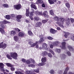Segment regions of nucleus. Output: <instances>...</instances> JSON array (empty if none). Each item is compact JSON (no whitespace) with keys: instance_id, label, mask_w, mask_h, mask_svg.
Segmentation results:
<instances>
[{"instance_id":"64","label":"nucleus","mask_w":74,"mask_h":74,"mask_svg":"<svg viewBox=\"0 0 74 74\" xmlns=\"http://www.w3.org/2000/svg\"><path fill=\"white\" fill-rule=\"evenodd\" d=\"M11 16L12 18H14L15 16V15L14 14H12L11 15Z\"/></svg>"},{"instance_id":"24","label":"nucleus","mask_w":74,"mask_h":74,"mask_svg":"<svg viewBox=\"0 0 74 74\" xmlns=\"http://www.w3.org/2000/svg\"><path fill=\"white\" fill-rule=\"evenodd\" d=\"M50 33H52V34H55V33H56V30L52 28H51L50 29Z\"/></svg>"},{"instance_id":"3","label":"nucleus","mask_w":74,"mask_h":74,"mask_svg":"<svg viewBox=\"0 0 74 74\" xmlns=\"http://www.w3.org/2000/svg\"><path fill=\"white\" fill-rule=\"evenodd\" d=\"M26 16H33V13H29V8H28L26 9Z\"/></svg>"},{"instance_id":"44","label":"nucleus","mask_w":74,"mask_h":74,"mask_svg":"<svg viewBox=\"0 0 74 74\" xmlns=\"http://www.w3.org/2000/svg\"><path fill=\"white\" fill-rule=\"evenodd\" d=\"M15 73L16 74H23L24 73H23L21 72L18 71H16Z\"/></svg>"},{"instance_id":"4","label":"nucleus","mask_w":74,"mask_h":74,"mask_svg":"<svg viewBox=\"0 0 74 74\" xmlns=\"http://www.w3.org/2000/svg\"><path fill=\"white\" fill-rule=\"evenodd\" d=\"M10 56L12 58L14 59H17V57H18V54L16 53H12L10 54Z\"/></svg>"},{"instance_id":"62","label":"nucleus","mask_w":74,"mask_h":74,"mask_svg":"<svg viewBox=\"0 0 74 74\" xmlns=\"http://www.w3.org/2000/svg\"><path fill=\"white\" fill-rule=\"evenodd\" d=\"M57 29L58 30H61V29L60 27H58L57 28Z\"/></svg>"},{"instance_id":"31","label":"nucleus","mask_w":74,"mask_h":74,"mask_svg":"<svg viewBox=\"0 0 74 74\" xmlns=\"http://www.w3.org/2000/svg\"><path fill=\"white\" fill-rule=\"evenodd\" d=\"M35 14L37 15H41L42 12H39L38 11H36L35 12Z\"/></svg>"},{"instance_id":"26","label":"nucleus","mask_w":74,"mask_h":74,"mask_svg":"<svg viewBox=\"0 0 74 74\" xmlns=\"http://www.w3.org/2000/svg\"><path fill=\"white\" fill-rule=\"evenodd\" d=\"M18 36L20 37H22L24 36V34L23 32H20L18 33Z\"/></svg>"},{"instance_id":"35","label":"nucleus","mask_w":74,"mask_h":74,"mask_svg":"<svg viewBox=\"0 0 74 74\" xmlns=\"http://www.w3.org/2000/svg\"><path fill=\"white\" fill-rule=\"evenodd\" d=\"M33 72L36 73H38L40 72V71L39 69H34Z\"/></svg>"},{"instance_id":"2","label":"nucleus","mask_w":74,"mask_h":74,"mask_svg":"<svg viewBox=\"0 0 74 74\" xmlns=\"http://www.w3.org/2000/svg\"><path fill=\"white\" fill-rule=\"evenodd\" d=\"M48 45L46 43H43L42 45V47H39L40 49H45L46 51H49V49L47 47Z\"/></svg>"},{"instance_id":"50","label":"nucleus","mask_w":74,"mask_h":74,"mask_svg":"<svg viewBox=\"0 0 74 74\" xmlns=\"http://www.w3.org/2000/svg\"><path fill=\"white\" fill-rule=\"evenodd\" d=\"M49 52H51V53H52V54L53 55H55V53H54L53 51V50L51 49L49 51Z\"/></svg>"},{"instance_id":"14","label":"nucleus","mask_w":74,"mask_h":74,"mask_svg":"<svg viewBox=\"0 0 74 74\" xmlns=\"http://www.w3.org/2000/svg\"><path fill=\"white\" fill-rule=\"evenodd\" d=\"M31 3L32 4L31 5V8H34V9H35V10H37V7H36V5H34V4H36L32 2H31Z\"/></svg>"},{"instance_id":"45","label":"nucleus","mask_w":74,"mask_h":74,"mask_svg":"<svg viewBox=\"0 0 74 74\" xmlns=\"http://www.w3.org/2000/svg\"><path fill=\"white\" fill-rule=\"evenodd\" d=\"M50 73L51 74H54L55 73V71L53 70H51L50 71Z\"/></svg>"},{"instance_id":"39","label":"nucleus","mask_w":74,"mask_h":74,"mask_svg":"<svg viewBox=\"0 0 74 74\" xmlns=\"http://www.w3.org/2000/svg\"><path fill=\"white\" fill-rule=\"evenodd\" d=\"M40 44V43H39V41L36 42V45H36V48L37 49L39 47H38V45H37V44Z\"/></svg>"},{"instance_id":"7","label":"nucleus","mask_w":74,"mask_h":74,"mask_svg":"<svg viewBox=\"0 0 74 74\" xmlns=\"http://www.w3.org/2000/svg\"><path fill=\"white\" fill-rule=\"evenodd\" d=\"M7 23H9V22L5 21H1L0 24L1 25V27L2 28H4L5 26L3 24H7Z\"/></svg>"},{"instance_id":"10","label":"nucleus","mask_w":74,"mask_h":74,"mask_svg":"<svg viewBox=\"0 0 74 74\" xmlns=\"http://www.w3.org/2000/svg\"><path fill=\"white\" fill-rule=\"evenodd\" d=\"M4 64L2 63H0V70L2 71H4L5 70L4 69Z\"/></svg>"},{"instance_id":"8","label":"nucleus","mask_w":74,"mask_h":74,"mask_svg":"<svg viewBox=\"0 0 74 74\" xmlns=\"http://www.w3.org/2000/svg\"><path fill=\"white\" fill-rule=\"evenodd\" d=\"M30 61H31V62L32 63H35V61L32 58H30L29 60H27L26 61L25 63H26V64H30V63H31V62Z\"/></svg>"},{"instance_id":"34","label":"nucleus","mask_w":74,"mask_h":74,"mask_svg":"<svg viewBox=\"0 0 74 74\" xmlns=\"http://www.w3.org/2000/svg\"><path fill=\"white\" fill-rule=\"evenodd\" d=\"M49 21V19H46V20H42V23L45 24L46 23H47L48 21Z\"/></svg>"},{"instance_id":"22","label":"nucleus","mask_w":74,"mask_h":74,"mask_svg":"<svg viewBox=\"0 0 74 74\" xmlns=\"http://www.w3.org/2000/svg\"><path fill=\"white\" fill-rule=\"evenodd\" d=\"M15 34H16V32H15V31L12 30L10 32V35L12 36H14L15 35Z\"/></svg>"},{"instance_id":"54","label":"nucleus","mask_w":74,"mask_h":74,"mask_svg":"<svg viewBox=\"0 0 74 74\" xmlns=\"http://www.w3.org/2000/svg\"><path fill=\"white\" fill-rule=\"evenodd\" d=\"M66 53L68 56H71V53L69 51H67Z\"/></svg>"},{"instance_id":"47","label":"nucleus","mask_w":74,"mask_h":74,"mask_svg":"<svg viewBox=\"0 0 74 74\" xmlns=\"http://www.w3.org/2000/svg\"><path fill=\"white\" fill-rule=\"evenodd\" d=\"M10 16L9 15H6V18L7 19H10Z\"/></svg>"},{"instance_id":"12","label":"nucleus","mask_w":74,"mask_h":74,"mask_svg":"<svg viewBox=\"0 0 74 74\" xmlns=\"http://www.w3.org/2000/svg\"><path fill=\"white\" fill-rule=\"evenodd\" d=\"M43 15L44 16L45 18H48L49 16L48 15V12L47 11H44L43 12Z\"/></svg>"},{"instance_id":"58","label":"nucleus","mask_w":74,"mask_h":74,"mask_svg":"<svg viewBox=\"0 0 74 74\" xmlns=\"http://www.w3.org/2000/svg\"><path fill=\"white\" fill-rule=\"evenodd\" d=\"M10 70L11 71H14L15 70V68L13 67H11Z\"/></svg>"},{"instance_id":"20","label":"nucleus","mask_w":74,"mask_h":74,"mask_svg":"<svg viewBox=\"0 0 74 74\" xmlns=\"http://www.w3.org/2000/svg\"><path fill=\"white\" fill-rule=\"evenodd\" d=\"M57 0H48V2L50 4H53L54 3L56 2Z\"/></svg>"},{"instance_id":"18","label":"nucleus","mask_w":74,"mask_h":74,"mask_svg":"<svg viewBox=\"0 0 74 74\" xmlns=\"http://www.w3.org/2000/svg\"><path fill=\"white\" fill-rule=\"evenodd\" d=\"M28 43L30 45L31 47H34L36 46V43H33L32 42L30 41Z\"/></svg>"},{"instance_id":"56","label":"nucleus","mask_w":74,"mask_h":74,"mask_svg":"<svg viewBox=\"0 0 74 74\" xmlns=\"http://www.w3.org/2000/svg\"><path fill=\"white\" fill-rule=\"evenodd\" d=\"M15 48H16V49H19V48H20V46H19L18 45H17L16 46Z\"/></svg>"},{"instance_id":"53","label":"nucleus","mask_w":74,"mask_h":74,"mask_svg":"<svg viewBox=\"0 0 74 74\" xmlns=\"http://www.w3.org/2000/svg\"><path fill=\"white\" fill-rule=\"evenodd\" d=\"M34 19L35 21H38L39 20V18L37 17H35Z\"/></svg>"},{"instance_id":"51","label":"nucleus","mask_w":74,"mask_h":74,"mask_svg":"<svg viewBox=\"0 0 74 74\" xmlns=\"http://www.w3.org/2000/svg\"><path fill=\"white\" fill-rule=\"evenodd\" d=\"M6 64L7 66H8V67H11L12 66L11 64L9 63H6Z\"/></svg>"},{"instance_id":"6","label":"nucleus","mask_w":74,"mask_h":74,"mask_svg":"<svg viewBox=\"0 0 74 74\" xmlns=\"http://www.w3.org/2000/svg\"><path fill=\"white\" fill-rule=\"evenodd\" d=\"M43 36H44L43 35H40L39 36L40 38L39 42L40 44H41V42H43L45 41L44 38L43 37Z\"/></svg>"},{"instance_id":"5","label":"nucleus","mask_w":74,"mask_h":74,"mask_svg":"<svg viewBox=\"0 0 74 74\" xmlns=\"http://www.w3.org/2000/svg\"><path fill=\"white\" fill-rule=\"evenodd\" d=\"M53 44L54 46L55 47H60V44L61 43L60 42L58 41H56L53 42Z\"/></svg>"},{"instance_id":"29","label":"nucleus","mask_w":74,"mask_h":74,"mask_svg":"<svg viewBox=\"0 0 74 74\" xmlns=\"http://www.w3.org/2000/svg\"><path fill=\"white\" fill-rule=\"evenodd\" d=\"M36 3L37 4H42V3H43V1L42 0H37Z\"/></svg>"},{"instance_id":"13","label":"nucleus","mask_w":74,"mask_h":74,"mask_svg":"<svg viewBox=\"0 0 74 74\" xmlns=\"http://www.w3.org/2000/svg\"><path fill=\"white\" fill-rule=\"evenodd\" d=\"M31 3L32 4L31 5V8H34V9H35V10H37V7H36V5H34V4H36L32 2H31Z\"/></svg>"},{"instance_id":"46","label":"nucleus","mask_w":74,"mask_h":74,"mask_svg":"<svg viewBox=\"0 0 74 74\" xmlns=\"http://www.w3.org/2000/svg\"><path fill=\"white\" fill-rule=\"evenodd\" d=\"M50 13L52 15H54L53 11L52 10H51L50 11Z\"/></svg>"},{"instance_id":"9","label":"nucleus","mask_w":74,"mask_h":74,"mask_svg":"<svg viewBox=\"0 0 74 74\" xmlns=\"http://www.w3.org/2000/svg\"><path fill=\"white\" fill-rule=\"evenodd\" d=\"M62 46L60 45V47L62 49H66V42H63L62 43Z\"/></svg>"},{"instance_id":"43","label":"nucleus","mask_w":74,"mask_h":74,"mask_svg":"<svg viewBox=\"0 0 74 74\" xmlns=\"http://www.w3.org/2000/svg\"><path fill=\"white\" fill-rule=\"evenodd\" d=\"M53 47H55V46L53 45V42H52L50 45V48L52 49V48H53Z\"/></svg>"},{"instance_id":"41","label":"nucleus","mask_w":74,"mask_h":74,"mask_svg":"<svg viewBox=\"0 0 74 74\" xmlns=\"http://www.w3.org/2000/svg\"><path fill=\"white\" fill-rule=\"evenodd\" d=\"M65 5L67 8H70V5L69 3H66L65 4Z\"/></svg>"},{"instance_id":"59","label":"nucleus","mask_w":74,"mask_h":74,"mask_svg":"<svg viewBox=\"0 0 74 74\" xmlns=\"http://www.w3.org/2000/svg\"><path fill=\"white\" fill-rule=\"evenodd\" d=\"M2 45H3V42L0 43V48H2Z\"/></svg>"},{"instance_id":"52","label":"nucleus","mask_w":74,"mask_h":74,"mask_svg":"<svg viewBox=\"0 0 74 74\" xmlns=\"http://www.w3.org/2000/svg\"><path fill=\"white\" fill-rule=\"evenodd\" d=\"M14 30L16 31V32H19L21 31V30H20V29H19L18 28H14Z\"/></svg>"},{"instance_id":"36","label":"nucleus","mask_w":74,"mask_h":74,"mask_svg":"<svg viewBox=\"0 0 74 74\" xmlns=\"http://www.w3.org/2000/svg\"><path fill=\"white\" fill-rule=\"evenodd\" d=\"M28 67H32V68H35L36 67L35 65L33 64H28Z\"/></svg>"},{"instance_id":"42","label":"nucleus","mask_w":74,"mask_h":74,"mask_svg":"<svg viewBox=\"0 0 74 74\" xmlns=\"http://www.w3.org/2000/svg\"><path fill=\"white\" fill-rule=\"evenodd\" d=\"M6 56L7 57V58L9 59H10V60H11V59H12V58L11 57V56H10V55H8V54H7L6 55Z\"/></svg>"},{"instance_id":"1","label":"nucleus","mask_w":74,"mask_h":74,"mask_svg":"<svg viewBox=\"0 0 74 74\" xmlns=\"http://www.w3.org/2000/svg\"><path fill=\"white\" fill-rule=\"evenodd\" d=\"M53 18L54 21H57L56 23L58 24V25H59L60 27L62 28L64 27L63 24L64 23V18H60L57 16L54 17Z\"/></svg>"},{"instance_id":"60","label":"nucleus","mask_w":74,"mask_h":74,"mask_svg":"<svg viewBox=\"0 0 74 74\" xmlns=\"http://www.w3.org/2000/svg\"><path fill=\"white\" fill-rule=\"evenodd\" d=\"M42 7H44V8H45V5L44 3H43L42 4Z\"/></svg>"},{"instance_id":"19","label":"nucleus","mask_w":74,"mask_h":74,"mask_svg":"<svg viewBox=\"0 0 74 74\" xmlns=\"http://www.w3.org/2000/svg\"><path fill=\"white\" fill-rule=\"evenodd\" d=\"M19 37L17 36H14V40L16 42H19Z\"/></svg>"},{"instance_id":"15","label":"nucleus","mask_w":74,"mask_h":74,"mask_svg":"<svg viewBox=\"0 0 74 74\" xmlns=\"http://www.w3.org/2000/svg\"><path fill=\"white\" fill-rule=\"evenodd\" d=\"M66 25L68 27L70 25V19L69 18H67L66 20Z\"/></svg>"},{"instance_id":"63","label":"nucleus","mask_w":74,"mask_h":74,"mask_svg":"<svg viewBox=\"0 0 74 74\" xmlns=\"http://www.w3.org/2000/svg\"><path fill=\"white\" fill-rule=\"evenodd\" d=\"M71 39L73 41H74V36H73L72 37H71Z\"/></svg>"},{"instance_id":"30","label":"nucleus","mask_w":74,"mask_h":74,"mask_svg":"<svg viewBox=\"0 0 74 74\" xmlns=\"http://www.w3.org/2000/svg\"><path fill=\"white\" fill-rule=\"evenodd\" d=\"M0 32L2 34H3L5 33V31H4V30L3 29L1 28H0Z\"/></svg>"},{"instance_id":"33","label":"nucleus","mask_w":74,"mask_h":74,"mask_svg":"<svg viewBox=\"0 0 74 74\" xmlns=\"http://www.w3.org/2000/svg\"><path fill=\"white\" fill-rule=\"evenodd\" d=\"M45 63H42V62L38 64L37 66H44V65H45Z\"/></svg>"},{"instance_id":"48","label":"nucleus","mask_w":74,"mask_h":74,"mask_svg":"<svg viewBox=\"0 0 74 74\" xmlns=\"http://www.w3.org/2000/svg\"><path fill=\"white\" fill-rule=\"evenodd\" d=\"M62 11L63 12H66V11L67 10H66V8H64L63 9H62Z\"/></svg>"},{"instance_id":"27","label":"nucleus","mask_w":74,"mask_h":74,"mask_svg":"<svg viewBox=\"0 0 74 74\" xmlns=\"http://www.w3.org/2000/svg\"><path fill=\"white\" fill-rule=\"evenodd\" d=\"M2 48L3 49H5L7 47V44H3V42H2Z\"/></svg>"},{"instance_id":"37","label":"nucleus","mask_w":74,"mask_h":74,"mask_svg":"<svg viewBox=\"0 0 74 74\" xmlns=\"http://www.w3.org/2000/svg\"><path fill=\"white\" fill-rule=\"evenodd\" d=\"M2 6L4 7L5 8H8V5L7 4H2Z\"/></svg>"},{"instance_id":"17","label":"nucleus","mask_w":74,"mask_h":74,"mask_svg":"<svg viewBox=\"0 0 74 74\" xmlns=\"http://www.w3.org/2000/svg\"><path fill=\"white\" fill-rule=\"evenodd\" d=\"M16 21L17 22H20L21 21L20 19L22 18V16L21 15H18L16 16Z\"/></svg>"},{"instance_id":"25","label":"nucleus","mask_w":74,"mask_h":74,"mask_svg":"<svg viewBox=\"0 0 74 74\" xmlns=\"http://www.w3.org/2000/svg\"><path fill=\"white\" fill-rule=\"evenodd\" d=\"M55 51L58 53H60L61 52V49H56Z\"/></svg>"},{"instance_id":"32","label":"nucleus","mask_w":74,"mask_h":74,"mask_svg":"<svg viewBox=\"0 0 74 74\" xmlns=\"http://www.w3.org/2000/svg\"><path fill=\"white\" fill-rule=\"evenodd\" d=\"M47 61V58L46 57H44L42 58L41 59V62H42V63H44V62H45Z\"/></svg>"},{"instance_id":"57","label":"nucleus","mask_w":74,"mask_h":74,"mask_svg":"<svg viewBox=\"0 0 74 74\" xmlns=\"http://www.w3.org/2000/svg\"><path fill=\"white\" fill-rule=\"evenodd\" d=\"M70 20H71V23H74V19H73V18H70Z\"/></svg>"},{"instance_id":"55","label":"nucleus","mask_w":74,"mask_h":74,"mask_svg":"<svg viewBox=\"0 0 74 74\" xmlns=\"http://www.w3.org/2000/svg\"><path fill=\"white\" fill-rule=\"evenodd\" d=\"M22 61L23 62H24V63H26V59L25 58L22 59Z\"/></svg>"},{"instance_id":"11","label":"nucleus","mask_w":74,"mask_h":74,"mask_svg":"<svg viewBox=\"0 0 74 74\" xmlns=\"http://www.w3.org/2000/svg\"><path fill=\"white\" fill-rule=\"evenodd\" d=\"M14 7L16 10H19L21 7V5L20 4L16 5L14 6Z\"/></svg>"},{"instance_id":"40","label":"nucleus","mask_w":74,"mask_h":74,"mask_svg":"<svg viewBox=\"0 0 74 74\" xmlns=\"http://www.w3.org/2000/svg\"><path fill=\"white\" fill-rule=\"evenodd\" d=\"M28 33L29 36H33V33L30 31H28Z\"/></svg>"},{"instance_id":"23","label":"nucleus","mask_w":74,"mask_h":74,"mask_svg":"<svg viewBox=\"0 0 74 74\" xmlns=\"http://www.w3.org/2000/svg\"><path fill=\"white\" fill-rule=\"evenodd\" d=\"M63 32L65 34L64 35V36L65 37V38H67V37H68L69 35L70 34V33L68 32H66L65 31H64Z\"/></svg>"},{"instance_id":"28","label":"nucleus","mask_w":74,"mask_h":74,"mask_svg":"<svg viewBox=\"0 0 74 74\" xmlns=\"http://www.w3.org/2000/svg\"><path fill=\"white\" fill-rule=\"evenodd\" d=\"M48 55V52L46 51H44L43 52L42 55L43 56H47Z\"/></svg>"},{"instance_id":"49","label":"nucleus","mask_w":74,"mask_h":74,"mask_svg":"<svg viewBox=\"0 0 74 74\" xmlns=\"http://www.w3.org/2000/svg\"><path fill=\"white\" fill-rule=\"evenodd\" d=\"M47 38L48 40H53V38L50 36L48 37Z\"/></svg>"},{"instance_id":"61","label":"nucleus","mask_w":74,"mask_h":74,"mask_svg":"<svg viewBox=\"0 0 74 74\" xmlns=\"http://www.w3.org/2000/svg\"><path fill=\"white\" fill-rule=\"evenodd\" d=\"M63 73V71H58V73L59 74H62Z\"/></svg>"},{"instance_id":"21","label":"nucleus","mask_w":74,"mask_h":74,"mask_svg":"<svg viewBox=\"0 0 74 74\" xmlns=\"http://www.w3.org/2000/svg\"><path fill=\"white\" fill-rule=\"evenodd\" d=\"M60 56L61 59H65V58H66V56L64 54H61L60 55Z\"/></svg>"},{"instance_id":"38","label":"nucleus","mask_w":74,"mask_h":74,"mask_svg":"<svg viewBox=\"0 0 74 74\" xmlns=\"http://www.w3.org/2000/svg\"><path fill=\"white\" fill-rule=\"evenodd\" d=\"M47 55L48 56V57L50 58H51L52 57V55L50 53H48Z\"/></svg>"},{"instance_id":"16","label":"nucleus","mask_w":74,"mask_h":74,"mask_svg":"<svg viewBox=\"0 0 74 74\" xmlns=\"http://www.w3.org/2000/svg\"><path fill=\"white\" fill-rule=\"evenodd\" d=\"M42 25V23L41 22H38L36 23L35 26L36 27H40Z\"/></svg>"}]
</instances>
